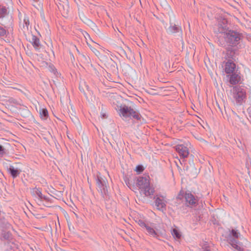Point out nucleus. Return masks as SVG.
I'll use <instances>...</instances> for the list:
<instances>
[{
    "label": "nucleus",
    "mask_w": 251,
    "mask_h": 251,
    "mask_svg": "<svg viewBox=\"0 0 251 251\" xmlns=\"http://www.w3.org/2000/svg\"><path fill=\"white\" fill-rule=\"evenodd\" d=\"M180 201H184L190 207H192L198 204V198L189 191H185L181 189L176 197V203L180 204Z\"/></svg>",
    "instance_id": "obj_1"
},
{
    "label": "nucleus",
    "mask_w": 251,
    "mask_h": 251,
    "mask_svg": "<svg viewBox=\"0 0 251 251\" xmlns=\"http://www.w3.org/2000/svg\"><path fill=\"white\" fill-rule=\"evenodd\" d=\"M137 186L141 189L146 196H153L154 189L150 186L149 176L136 177Z\"/></svg>",
    "instance_id": "obj_2"
},
{
    "label": "nucleus",
    "mask_w": 251,
    "mask_h": 251,
    "mask_svg": "<svg viewBox=\"0 0 251 251\" xmlns=\"http://www.w3.org/2000/svg\"><path fill=\"white\" fill-rule=\"evenodd\" d=\"M241 236L238 230L232 229L229 230V233L226 236L227 242L237 251H244L242 244L239 241Z\"/></svg>",
    "instance_id": "obj_3"
},
{
    "label": "nucleus",
    "mask_w": 251,
    "mask_h": 251,
    "mask_svg": "<svg viewBox=\"0 0 251 251\" xmlns=\"http://www.w3.org/2000/svg\"><path fill=\"white\" fill-rule=\"evenodd\" d=\"M18 17L19 20V27L21 31L23 32L25 37H26L28 35H29L30 33V32H31L30 29L31 28V25L29 16L25 12L22 13L18 11Z\"/></svg>",
    "instance_id": "obj_4"
},
{
    "label": "nucleus",
    "mask_w": 251,
    "mask_h": 251,
    "mask_svg": "<svg viewBox=\"0 0 251 251\" xmlns=\"http://www.w3.org/2000/svg\"><path fill=\"white\" fill-rule=\"evenodd\" d=\"M96 185L98 191L100 193L101 196L105 200L109 199V186L108 181L105 177L97 176L96 178Z\"/></svg>",
    "instance_id": "obj_5"
},
{
    "label": "nucleus",
    "mask_w": 251,
    "mask_h": 251,
    "mask_svg": "<svg viewBox=\"0 0 251 251\" xmlns=\"http://www.w3.org/2000/svg\"><path fill=\"white\" fill-rule=\"evenodd\" d=\"M119 113L121 116L125 118H132L137 120H140L142 116L139 112L135 110L130 106L124 105L119 109Z\"/></svg>",
    "instance_id": "obj_6"
},
{
    "label": "nucleus",
    "mask_w": 251,
    "mask_h": 251,
    "mask_svg": "<svg viewBox=\"0 0 251 251\" xmlns=\"http://www.w3.org/2000/svg\"><path fill=\"white\" fill-rule=\"evenodd\" d=\"M226 42L233 46L238 44L241 39V34L233 30H229L226 33Z\"/></svg>",
    "instance_id": "obj_7"
},
{
    "label": "nucleus",
    "mask_w": 251,
    "mask_h": 251,
    "mask_svg": "<svg viewBox=\"0 0 251 251\" xmlns=\"http://www.w3.org/2000/svg\"><path fill=\"white\" fill-rule=\"evenodd\" d=\"M228 21L226 19H219L218 24L215 25L214 30L216 33H226L228 30Z\"/></svg>",
    "instance_id": "obj_8"
},
{
    "label": "nucleus",
    "mask_w": 251,
    "mask_h": 251,
    "mask_svg": "<svg viewBox=\"0 0 251 251\" xmlns=\"http://www.w3.org/2000/svg\"><path fill=\"white\" fill-rule=\"evenodd\" d=\"M8 8L5 6L0 5V24L5 27L11 26L12 25V18L10 17L8 21L6 22L4 20V18L8 17Z\"/></svg>",
    "instance_id": "obj_9"
},
{
    "label": "nucleus",
    "mask_w": 251,
    "mask_h": 251,
    "mask_svg": "<svg viewBox=\"0 0 251 251\" xmlns=\"http://www.w3.org/2000/svg\"><path fill=\"white\" fill-rule=\"evenodd\" d=\"M185 170L187 176L194 178L197 176L199 173L197 169L195 166L193 160L189 161V165H186Z\"/></svg>",
    "instance_id": "obj_10"
},
{
    "label": "nucleus",
    "mask_w": 251,
    "mask_h": 251,
    "mask_svg": "<svg viewBox=\"0 0 251 251\" xmlns=\"http://www.w3.org/2000/svg\"><path fill=\"white\" fill-rule=\"evenodd\" d=\"M176 151L179 154L182 161H185V158L187 157L189 151L188 149L183 145H177L175 147Z\"/></svg>",
    "instance_id": "obj_11"
},
{
    "label": "nucleus",
    "mask_w": 251,
    "mask_h": 251,
    "mask_svg": "<svg viewBox=\"0 0 251 251\" xmlns=\"http://www.w3.org/2000/svg\"><path fill=\"white\" fill-rule=\"evenodd\" d=\"M30 33L29 35H30L31 38L29 37L28 39L27 36L25 37L26 39L32 44L36 50H39L42 47L40 39L36 36L32 34L31 32H30Z\"/></svg>",
    "instance_id": "obj_12"
},
{
    "label": "nucleus",
    "mask_w": 251,
    "mask_h": 251,
    "mask_svg": "<svg viewBox=\"0 0 251 251\" xmlns=\"http://www.w3.org/2000/svg\"><path fill=\"white\" fill-rule=\"evenodd\" d=\"M237 55V50L233 47H227L226 49V55L225 58L228 60L234 61L236 60Z\"/></svg>",
    "instance_id": "obj_13"
},
{
    "label": "nucleus",
    "mask_w": 251,
    "mask_h": 251,
    "mask_svg": "<svg viewBox=\"0 0 251 251\" xmlns=\"http://www.w3.org/2000/svg\"><path fill=\"white\" fill-rule=\"evenodd\" d=\"M166 32L169 34L175 35L178 33L179 35L181 36L182 34V31L181 26H178L175 24H170L169 27L166 29Z\"/></svg>",
    "instance_id": "obj_14"
},
{
    "label": "nucleus",
    "mask_w": 251,
    "mask_h": 251,
    "mask_svg": "<svg viewBox=\"0 0 251 251\" xmlns=\"http://www.w3.org/2000/svg\"><path fill=\"white\" fill-rule=\"evenodd\" d=\"M13 239V236L11 232L7 230H1L0 235V239L2 241L10 242Z\"/></svg>",
    "instance_id": "obj_15"
},
{
    "label": "nucleus",
    "mask_w": 251,
    "mask_h": 251,
    "mask_svg": "<svg viewBox=\"0 0 251 251\" xmlns=\"http://www.w3.org/2000/svg\"><path fill=\"white\" fill-rule=\"evenodd\" d=\"M236 67V65L234 61L228 60L225 63V71L227 74L233 73Z\"/></svg>",
    "instance_id": "obj_16"
},
{
    "label": "nucleus",
    "mask_w": 251,
    "mask_h": 251,
    "mask_svg": "<svg viewBox=\"0 0 251 251\" xmlns=\"http://www.w3.org/2000/svg\"><path fill=\"white\" fill-rule=\"evenodd\" d=\"M234 93V98L237 102L240 103L246 98V94L242 90H240L238 89V90L236 89Z\"/></svg>",
    "instance_id": "obj_17"
},
{
    "label": "nucleus",
    "mask_w": 251,
    "mask_h": 251,
    "mask_svg": "<svg viewBox=\"0 0 251 251\" xmlns=\"http://www.w3.org/2000/svg\"><path fill=\"white\" fill-rule=\"evenodd\" d=\"M7 171L13 178H16L22 172L21 169L18 168H15L12 165L9 166L7 169Z\"/></svg>",
    "instance_id": "obj_18"
},
{
    "label": "nucleus",
    "mask_w": 251,
    "mask_h": 251,
    "mask_svg": "<svg viewBox=\"0 0 251 251\" xmlns=\"http://www.w3.org/2000/svg\"><path fill=\"white\" fill-rule=\"evenodd\" d=\"M155 204L157 209L161 211L166 210V202L164 200L157 197L155 201Z\"/></svg>",
    "instance_id": "obj_19"
},
{
    "label": "nucleus",
    "mask_w": 251,
    "mask_h": 251,
    "mask_svg": "<svg viewBox=\"0 0 251 251\" xmlns=\"http://www.w3.org/2000/svg\"><path fill=\"white\" fill-rule=\"evenodd\" d=\"M11 227V225L7 220L3 217H0V230H8Z\"/></svg>",
    "instance_id": "obj_20"
},
{
    "label": "nucleus",
    "mask_w": 251,
    "mask_h": 251,
    "mask_svg": "<svg viewBox=\"0 0 251 251\" xmlns=\"http://www.w3.org/2000/svg\"><path fill=\"white\" fill-rule=\"evenodd\" d=\"M180 204H178L176 203V201H175V205L177 207V209L179 210L182 213L185 214L188 212L187 208L190 207L188 205V204L185 202L184 201H180Z\"/></svg>",
    "instance_id": "obj_21"
},
{
    "label": "nucleus",
    "mask_w": 251,
    "mask_h": 251,
    "mask_svg": "<svg viewBox=\"0 0 251 251\" xmlns=\"http://www.w3.org/2000/svg\"><path fill=\"white\" fill-rule=\"evenodd\" d=\"M240 81V76L238 74H237L235 73H233L231 74V75H230L229 81L231 84H232V85L237 84L239 83V82Z\"/></svg>",
    "instance_id": "obj_22"
},
{
    "label": "nucleus",
    "mask_w": 251,
    "mask_h": 251,
    "mask_svg": "<svg viewBox=\"0 0 251 251\" xmlns=\"http://www.w3.org/2000/svg\"><path fill=\"white\" fill-rule=\"evenodd\" d=\"M145 229L146 230L147 234L150 236L156 238L158 237V233L155 231L154 228L151 227L149 224L146 226Z\"/></svg>",
    "instance_id": "obj_23"
},
{
    "label": "nucleus",
    "mask_w": 251,
    "mask_h": 251,
    "mask_svg": "<svg viewBox=\"0 0 251 251\" xmlns=\"http://www.w3.org/2000/svg\"><path fill=\"white\" fill-rule=\"evenodd\" d=\"M10 26L5 27L4 25H0V37H6L8 34V29Z\"/></svg>",
    "instance_id": "obj_24"
},
{
    "label": "nucleus",
    "mask_w": 251,
    "mask_h": 251,
    "mask_svg": "<svg viewBox=\"0 0 251 251\" xmlns=\"http://www.w3.org/2000/svg\"><path fill=\"white\" fill-rule=\"evenodd\" d=\"M39 114L40 118L43 120H46L48 118V111L46 108L39 109Z\"/></svg>",
    "instance_id": "obj_25"
},
{
    "label": "nucleus",
    "mask_w": 251,
    "mask_h": 251,
    "mask_svg": "<svg viewBox=\"0 0 251 251\" xmlns=\"http://www.w3.org/2000/svg\"><path fill=\"white\" fill-rule=\"evenodd\" d=\"M31 194L33 196H37L39 197L40 200L43 195L41 189L36 187L33 188L31 190Z\"/></svg>",
    "instance_id": "obj_26"
},
{
    "label": "nucleus",
    "mask_w": 251,
    "mask_h": 251,
    "mask_svg": "<svg viewBox=\"0 0 251 251\" xmlns=\"http://www.w3.org/2000/svg\"><path fill=\"white\" fill-rule=\"evenodd\" d=\"M84 87L88 92L90 91L89 87L87 84H86V82L84 81L81 82L79 85V89L81 92L83 93L85 95Z\"/></svg>",
    "instance_id": "obj_27"
},
{
    "label": "nucleus",
    "mask_w": 251,
    "mask_h": 251,
    "mask_svg": "<svg viewBox=\"0 0 251 251\" xmlns=\"http://www.w3.org/2000/svg\"><path fill=\"white\" fill-rule=\"evenodd\" d=\"M172 235L174 237L177 239H179L181 237V234H180L179 232L175 228L173 229Z\"/></svg>",
    "instance_id": "obj_28"
},
{
    "label": "nucleus",
    "mask_w": 251,
    "mask_h": 251,
    "mask_svg": "<svg viewBox=\"0 0 251 251\" xmlns=\"http://www.w3.org/2000/svg\"><path fill=\"white\" fill-rule=\"evenodd\" d=\"M88 46L91 49V50L95 53V54L97 56L99 57L100 53V52L97 50L96 48L93 47L91 45L88 44Z\"/></svg>",
    "instance_id": "obj_29"
},
{
    "label": "nucleus",
    "mask_w": 251,
    "mask_h": 251,
    "mask_svg": "<svg viewBox=\"0 0 251 251\" xmlns=\"http://www.w3.org/2000/svg\"><path fill=\"white\" fill-rule=\"evenodd\" d=\"M144 168L142 165H138L136 166L135 171L138 174H140L143 172Z\"/></svg>",
    "instance_id": "obj_30"
},
{
    "label": "nucleus",
    "mask_w": 251,
    "mask_h": 251,
    "mask_svg": "<svg viewBox=\"0 0 251 251\" xmlns=\"http://www.w3.org/2000/svg\"><path fill=\"white\" fill-rule=\"evenodd\" d=\"M49 69L50 72L53 73L54 75H57V70L53 65H50L49 67Z\"/></svg>",
    "instance_id": "obj_31"
},
{
    "label": "nucleus",
    "mask_w": 251,
    "mask_h": 251,
    "mask_svg": "<svg viewBox=\"0 0 251 251\" xmlns=\"http://www.w3.org/2000/svg\"><path fill=\"white\" fill-rule=\"evenodd\" d=\"M137 223L140 226L144 228H145L146 226L149 224H147L144 221L142 220H139Z\"/></svg>",
    "instance_id": "obj_32"
},
{
    "label": "nucleus",
    "mask_w": 251,
    "mask_h": 251,
    "mask_svg": "<svg viewBox=\"0 0 251 251\" xmlns=\"http://www.w3.org/2000/svg\"><path fill=\"white\" fill-rule=\"evenodd\" d=\"M6 154V150L1 145H0V157L3 156Z\"/></svg>",
    "instance_id": "obj_33"
},
{
    "label": "nucleus",
    "mask_w": 251,
    "mask_h": 251,
    "mask_svg": "<svg viewBox=\"0 0 251 251\" xmlns=\"http://www.w3.org/2000/svg\"><path fill=\"white\" fill-rule=\"evenodd\" d=\"M124 180H125V182L126 185L128 187L130 188L131 185V183L130 182L129 179L126 176L124 178Z\"/></svg>",
    "instance_id": "obj_34"
},
{
    "label": "nucleus",
    "mask_w": 251,
    "mask_h": 251,
    "mask_svg": "<svg viewBox=\"0 0 251 251\" xmlns=\"http://www.w3.org/2000/svg\"><path fill=\"white\" fill-rule=\"evenodd\" d=\"M56 4H57V5L58 6V9H60V10H61L62 8L64 9L65 6H66L67 7H68L67 2H66L65 5L62 4L60 3H58V4L57 3Z\"/></svg>",
    "instance_id": "obj_35"
},
{
    "label": "nucleus",
    "mask_w": 251,
    "mask_h": 251,
    "mask_svg": "<svg viewBox=\"0 0 251 251\" xmlns=\"http://www.w3.org/2000/svg\"><path fill=\"white\" fill-rule=\"evenodd\" d=\"M72 121L75 124H79V121L78 119L75 117L74 116L73 117H71Z\"/></svg>",
    "instance_id": "obj_36"
},
{
    "label": "nucleus",
    "mask_w": 251,
    "mask_h": 251,
    "mask_svg": "<svg viewBox=\"0 0 251 251\" xmlns=\"http://www.w3.org/2000/svg\"><path fill=\"white\" fill-rule=\"evenodd\" d=\"M42 200H44L45 201H50L49 198H48V197L45 196L43 195H42V197L40 199L41 202L42 201Z\"/></svg>",
    "instance_id": "obj_37"
},
{
    "label": "nucleus",
    "mask_w": 251,
    "mask_h": 251,
    "mask_svg": "<svg viewBox=\"0 0 251 251\" xmlns=\"http://www.w3.org/2000/svg\"><path fill=\"white\" fill-rule=\"evenodd\" d=\"M5 126L2 123L0 122V130H5Z\"/></svg>",
    "instance_id": "obj_38"
},
{
    "label": "nucleus",
    "mask_w": 251,
    "mask_h": 251,
    "mask_svg": "<svg viewBox=\"0 0 251 251\" xmlns=\"http://www.w3.org/2000/svg\"><path fill=\"white\" fill-rule=\"evenodd\" d=\"M121 53L124 54L127 58H128L127 53L126 50L122 49L121 50Z\"/></svg>",
    "instance_id": "obj_39"
},
{
    "label": "nucleus",
    "mask_w": 251,
    "mask_h": 251,
    "mask_svg": "<svg viewBox=\"0 0 251 251\" xmlns=\"http://www.w3.org/2000/svg\"><path fill=\"white\" fill-rule=\"evenodd\" d=\"M101 116L102 119H105L107 118V116L105 113L101 114Z\"/></svg>",
    "instance_id": "obj_40"
},
{
    "label": "nucleus",
    "mask_w": 251,
    "mask_h": 251,
    "mask_svg": "<svg viewBox=\"0 0 251 251\" xmlns=\"http://www.w3.org/2000/svg\"><path fill=\"white\" fill-rule=\"evenodd\" d=\"M67 224H68V226H69V229L70 230V226L71 225V223L70 222H69L68 220H67Z\"/></svg>",
    "instance_id": "obj_41"
},
{
    "label": "nucleus",
    "mask_w": 251,
    "mask_h": 251,
    "mask_svg": "<svg viewBox=\"0 0 251 251\" xmlns=\"http://www.w3.org/2000/svg\"><path fill=\"white\" fill-rule=\"evenodd\" d=\"M126 49L128 51L130 52V53L131 52V49L128 47H126Z\"/></svg>",
    "instance_id": "obj_42"
},
{
    "label": "nucleus",
    "mask_w": 251,
    "mask_h": 251,
    "mask_svg": "<svg viewBox=\"0 0 251 251\" xmlns=\"http://www.w3.org/2000/svg\"><path fill=\"white\" fill-rule=\"evenodd\" d=\"M203 251H211V250L209 249L206 248Z\"/></svg>",
    "instance_id": "obj_43"
},
{
    "label": "nucleus",
    "mask_w": 251,
    "mask_h": 251,
    "mask_svg": "<svg viewBox=\"0 0 251 251\" xmlns=\"http://www.w3.org/2000/svg\"><path fill=\"white\" fill-rule=\"evenodd\" d=\"M34 1H37L38 0H34Z\"/></svg>",
    "instance_id": "obj_44"
}]
</instances>
